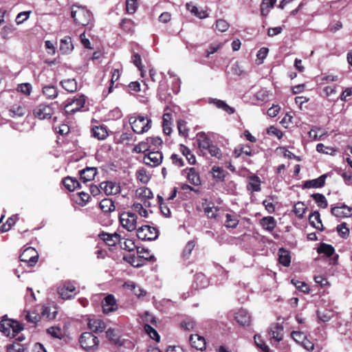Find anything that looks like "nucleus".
Returning <instances> with one entry per match:
<instances>
[{"mask_svg":"<svg viewBox=\"0 0 352 352\" xmlns=\"http://www.w3.org/2000/svg\"><path fill=\"white\" fill-rule=\"evenodd\" d=\"M8 352H26L27 347L19 342H14L6 346Z\"/></svg>","mask_w":352,"mask_h":352,"instance_id":"a19ab883","label":"nucleus"},{"mask_svg":"<svg viewBox=\"0 0 352 352\" xmlns=\"http://www.w3.org/2000/svg\"><path fill=\"white\" fill-rule=\"evenodd\" d=\"M98 236L109 246H114L122 240L120 235L117 232L110 234L102 232Z\"/></svg>","mask_w":352,"mask_h":352,"instance_id":"ddd939ff","label":"nucleus"},{"mask_svg":"<svg viewBox=\"0 0 352 352\" xmlns=\"http://www.w3.org/2000/svg\"><path fill=\"white\" fill-rule=\"evenodd\" d=\"M31 11H25L19 13L16 17L15 21L17 24H21L26 21L31 14Z\"/></svg>","mask_w":352,"mask_h":352,"instance_id":"338daca9","label":"nucleus"},{"mask_svg":"<svg viewBox=\"0 0 352 352\" xmlns=\"http://www.w3.org/2000/svg\"><path fill=\"white\" fill-rule=\"evenodd\" d=\"M136 195L139 198L142 199H152L153 197L152 191L148 188H141L137 190Z\"/></svg>","mask_w":352,"mask_h":352,"instance_id":"c03bdc74","label":"nucleus"},{"mask_svg":"<svg viewBox=\"0 0 352 352\" xmlns=\"http://www.w3.org/2000/svg\"><path fill=\"white\" fill-rule=\"evenodd\" d=\"M186 8L192 14H193L195 16H197L199 19H205L208 17V14L205 10H199L197 6L192 5V3H186Z\"/></svg>","mask_w":352,"mask_h":352,"instance_id":"2f4dec72","label":"nucleus"},{"mask_svg":"<svg viewBox=\"0 0 352 352\" xmlns=\"http://www.w3.org/2000/svg\"><path fill=\"white\" fill-rule=\"evenodd\" d=\"M62 87L68 92H74L77 90V82L75 79H65L60 81Z\"/></svg>","mask_w":352,"mask_h":352,"instance_id":"c85d7f7f","label":"nucleus"},{"mask_svg":"<svg viewBox=\"0 0 352 352\" xmlns=\"http://www.w3.org/2000/svg\"><path fill=\"white\" fill-rule=\"evenodd\" d=\"M79 342L81 347L86 351L96 349L99 344L98 338L91 332L82 333Z\"/></svg>","mask_w":352,"mask_h":352,"instance_id":"20e7f679","label":"nucleus"},{"mask_svg":"<svg viewBox=\"0 0 352 352\" xmlns=\"http://www.w3.org/2000/svg\"><path fill=\"white\" fill-rule=\"evenodd\" d=\"M144 331L146 333L150 336L151 338L155 340L156 342H160V336L158 334L157 331L153 328L151 325L148 324H144Z\"/></svg>","mask_w":352,"mask_h":352,"instance_id":"37998d69","label":"nucleus"},{"mask_svg":"<svg viewBox=\"0 0 352 352\" xmlns=\"http://www.w3.org/2000/svg\"><path fill=\"white\" fill-rule=\"evenodd\" d=\"M149 148L150 145H148V142L146 140L144 142H141L137 145H135L133 148V152L135 153H140L149 150Z\"/></svg>","mask_w":352,"mask_h":352,"instance_id":"603ef678","label":"nucleus"},{"mask_svg":"<svg viewBox=\"0 0 352 352\" xmlns=\"http://www.w3.org/2000/svg\"><path fill=\"white\" fill-rule=\"evenodd\" d=\"M229 23L223 19H218L216 21L215 28L219 32H226L229 28Z\"/></svg>","mask_w":352,"mask_h":352,"instance_id":"0e129e2a","label":"nucleus"},{"mask_svg":"<svg viewBox=\"0 0 352 352\" xmlns=\"http://www.w3.org/2000/svg\"><path fill=\"white\" fill-rule=\"evenodd\" d=\"M129 124L135 133L142 134L147 132L151 128V120L143 116H131Z\"/></svg>","mask_w":352,"mask_h":352,"instance_id":"f03ea898","label":"nucleus"},{"mask_svg":"<svg viewBox=\"0 0 352 352\" xmlns=\"http://www.w3.org/2000/svg\"><path fill=\"white\" fill-rule=\"evenodd\" d=\"M132 208L135 212H138L140 216L143 217H147L148 212L146 209L144 208L141 204L135 203L133 204Z\"/></svg>","mask_w":352,"mask_h":352,"instance_id":"774afa93","label":"nucleus"},{"mask_svg":"<svg viewBox=\"0 0 352 352\" xmlns=\"http://www.w3.org/2000/svg\"><path fill=\"white\" fill-rule=\"evenodd\" d=\"M107 337L113 342L115 344L121 346L123 342L119 339L116 338V333L113 329H108L106 331Z\"/></svg>","mask_w":352,"mask_h":352,"instance_id":"3c124183","label":"nucleus"},{"mask_svg":"<svg viewBox=\"0 0 352 352\" xmlns=\"http://www.w3.org/2000/svg\"><path fill=\"white\" fill-rule=\"evenodd\" d=\"M120 243V247L124 249V250H126L129 252H131L133 250H134L135 248V245L134 243V242L131 240V239H125L124 241V242H122L120 241V242H119Z\"/></svg>","mask_w":352,"mask_h":352,"instance_id":"e2e57ef3","label":"nucleus"},{"mask_svg":"<svg viewBox=\"0 0 352 352\" xmlns=\"http://www.w3.org/2000/svg\"><path fill=\"white\" fill-rule=\"evenodd\" d=\"M234 319L241 326H249L251 323V316L244 309H241L235 313Z\"/></svg>","mask_w":352,"mask_h":352,"instance_id":"2eb2a0df","label":"nucleus"},{"mask_svg":"<svg viewBox=\"0 0 352 352\" xmlns=\"http://www.w3.org/2000/svg\"><path fill=\"white\" fill-rule=\"evenodd\" d=\"M180 151L182 153V154L186 157L187 160L190 164H194L195 163V157L187 146H186L184 144H181Z\"/></svg>","mask_w":352,"mask_h":352,"instance_id":"79ce46f5","label":"nucleus"},{"mask_svg":"<svg viewBox=\"0 0 352 352\" xmlns=\"http://www.w3.org/2000/svg\"><path fill=\"white\" fill-rule=\"evenodd\" d=\"M208 102L215 105L217 108L223 110L228 114H233L235 111L233 107H230L225 101L217 98H208Z\"/></svg>","mask_w":352,"mask_h":352,"instance_id":"aec40b11","label":"nucleus"},{"mask_svg":"<svg viewBox=\"0 0 352 352\" xmlns=\"http://www.w3.org/2000/svg\"><path fill=\"white\" fill-rule=\"evenodd\" d=\"M326 177H327L326 175H322L321 176H320L319 177H318L316 179L307 180L305 182L303 186L305 188H321V187L324 186V185L325 184Z\"/></svg>","mask_w":352,"mask_h":352,"instance_id":"4be33fe9","label":"nucleus"},{"mask_svg":"<svg viewBox=\"0 0 352 352\" xmlns=\"http://www.w3.org/2000/svg\"><path fill=\"white\" fill-rule=\"evenodd\" d=\"M261 179L255 175H250L248 177L247 190L251 192H259L261 190Z\"/></svg>","mask_w":352,"mask_h":352,"instance_id":"a211bd4d","label":"nucleus"},{"mask_svg":"<svg viewBox=\"0 0 352 352\" xmlns=\"http://www.w3.org/2000/svg\"><path fill=\"white\" fill-rule=\"evenodd\" d=\"M311 197L315 200L318 207L326 208L328 206L327 200L324 195L320 193H314Z\"/></svg>","mask_w":352,"mask_h":352,"instance_id":"58836bf2","label":"nucleus"},{"mask_svg":"<svg viewBox=\"0 0 352 352\" xmlns=\"http://www.w3.org/2000/svg\"><path fill=\"white\" fill-rule=\"evenodd\" d=\"M163 159L162 153L160 151H151L143 158V162L146 165L151 167H155L160 165Z\"/></svg>","mask_w":352,"mask_h":352,"instance_id":"1a4fd4ad","label":"nucleus"},{"mask_svg":"<svg viewBox=\"0 0 352 352\" xmlns=\"http://www.w3.org/2000/svg\"><path fill=\"white\" fill-rule=\"evenodd\" d=\"M306 210V207L302 202L298 201L294 206V212L299 218H302Z\"/></svg>","mask_w":352,"mask_h":352,"instance_id":"49530a36","label":"nucleus"},{"mask_svg":"<svg viewBox=\"0 0 352 352\" xmlns=\"http://www.w3.org/2000/svg\"><path fill=\"white\" fill-rule=\"evenodd\" d=\"M194 281L196 284V288L201 289L204 288L208 285V281L206 276L201 273H199L195 275Z\"/></svg>","mask_w":352,"mask_h":352,"instance_id":"e433bc0d","label":"nucleus"},{"mask_svg":"<svg viewBox=\"0 0 352 352\" xmlns=\"http://www.w3.org/2000/svg\"><path fill=\"white\" fill-rule=\"evenodd\" d=\"M47 332L55 338L61 339L63 333L61 329L57 327H51L47 329Z\"/></svg>","mask_w":352,"mask_h":352,"instance_id":"680f3d73","label":"nucleus"},{"mask_svg":"<svg viewBox=\"0 0 352 352\" xmlns=\"http://www.w3.org/2000/svg\"><path fill=\"white\" fill-rule=\"evenodd\" d=\"M206 151H208L211 156L216 157L218 159L221 157V152L219 148L212 144Z\"/></svg>","mask_w":352,"mask_h":352,"instance_id":"69168bd1","label":"nucleus"},{"mask_svg":"<svg viewBox=\"0 0 352 352\" xmlns=\"http://www.w3.org/2000/svg\"><path fill=\"white\" fill-rule=\"evenodd\" d=\"M316 151L319 153L333 155L336 153V150L331 147L325 146L323 144L320 143L316 146Z\"/></svg>","mask_w":352,"mask_h":352,"instance_id":"13d9d810","label":"nucleus"},{"mask_svg":"<svg viewBox=\"0 0 352 352\" xmlns=\"http://www.w3.org/2000/svg\"><path fill=\"white\" fill-rule=\"evenodd\" d=\"M268 52L269 50L267 47H262L258 50L256 54V62L258 65H261L263 63V60L266 58Z\"/></svg>","mask_w":352,"mask_h":352,"instance_id":"4d7b16f0","label":"nucleus"},{"mask_svg":"<svg viewBox=\"0 0 352 352\" xmlns=\"http://www.w3.org/2000/svg\"><path fill=\"white\" fill-rule=\"evenodd\" d=\"M100 209L104 212H111L114 211L116 209V206L114 205L113 201L110 199H103L100 201L99 204Z\"/></svg>","mask_w":352,"mask_h":352,"instance_id":"c756f323","label":"nucleus"},{"mask_svg":"<svg viewBox=\"0 0 352 352\" xmlns=\"http://www.w3.org/2000/svg\"><path fill=\"white\" fill-rule=\"evenodd\" d=\"M188 181L195 186H199L201 184V180L199 175L195 168H190L188 173Z\"/></svg>","mask_w":352,"mask_h":352,"instance_id":"f704fd0d","label":"nucleus"},{"mask_svg":"<svg viewBox=\"0 0 352 352\" xmlns=\"http://www.w3.org/2000/svg\"><path fill=\"white\" fill-rule=\"evenodd\" d=\"M318 252L319 254H324L327 256H331L334 254L335 250L331 245L321 243L318 248Z\"/></svg>","mask_w":352,"mask_h":352,"instance_id":"ea45409f","label":"nucleus"},{"mask_svg":"<svg viewBox=\"0 0 352 352\" xmlns=\"http://www.w3.org/2000/svg\"><path fill=\"white\" fill-rule=\"evenodd\" d=\"M198 146L203 151H206L212 144L210 138L204 132H199L197 134Z\"/></svg>","mask_w":352,"mask_h":352,"instance_id":"5701e85b","label":"nucleus"},{"mask_svg":"<svg viewBox=\"0 0 352 352\" xmlns=\"http://www.w3.org/2000/svg\"><path fill=\"white\" fill-rule=\"evenodd\" d=\"M10 111L13 114L12 117H21L25 113V108L20 105H13Z\"/></svg>","mask_w":352,"mask_h":352,"instance_id":"5fc2aeb1","label":"nucleus"},{"mask_svg":"<svg viewBox=\"0 0 352 352\" xmlns=\"http://www.w3.org/2000/svg\"><path fill=\"white\" fill-rule=\"evenodd\" d=\"M137 236L142 241H153L157 238L158 230L149 226H142L137 230Z\"/></svg>","mask_w":352,"mask_h":352,"instance_id":"423d86ee","label":"nucleus"},{"mask_svg":"<svg viewBox=\"0 0 352 352\" xmlns=\"http://www.w3.org/2000/svg\"><path fill=\"white\" fill-rule=\"evenodd\" d=\"M120 221L122 226L129 232L136 229L137 216L135 213L131 212H123L120 216Z\"/></svg>","mask_w":352,"mask_h":352,"instance_id":"39448f33","label":"nucleus"},{"mask_svg":"<svg viewBox=\"0 0 352 352\" xmlns=\"http://www.w3.org/2000/svg\"><path fill=\"white\" fill-rule=\"evenodd\" d=\"M85 104L84 95L76 96L73 98L67 99L62 105L64 107L65 113L72 115L81 110Z\"/></svg>","mask_w":352,"mask_h":352,"instance_id":"7ed1b4c3","label":"nucleus"},{"mask_svg":"<svg viewBox=\"0 0 352 352\" xmlns=\"http://www.w3.org/2000/svg\"><path fill=\"white\" fill-rule=\"evenodd\" d=\"M75 286L71 283H65L58 288V293L63 299H69L74 296Z\"/></svg>","mask_w":352,"mask_h":352,"instance_id":"4468645a","label":"nucleus"},{"mask_svg":"<svg viewBox=\"0 0 352 352\" xmlns=\"http://www.w3.org/2000/svg\"><path fill=\"white\" fill-rule=\"evenodd\" d=\"M309 221L310 224L314 227L315 228L319 230H323V226L322 224V221L320 219V215L319 212L314 211L313 212L309 217Z\"/></svg>","mask_w":352,"mask_h":352,"instance_id":"393cba45","label":"nucleus"},{"mask_svg":"<svg viewBox=\"0 0 352 352\" xmlns=\"http://www.w3.org/2000/svg\"><path fill=\"white\" fill-rule=\"evenodd\" d=\"M195 242L193 241H189L186 245H185L183 252H182V256L184 258H188L189 256L190 255L192 250L195 248Z\"/></svg>","mask_w":352,"mask_h":352,"instance_id":"864d4df0","label":"nucleus"},{"mask_svg":"<svg viewBox=\"0 0 352 352\" xmlns=\"http://www.w3.org/2000/svg\"><path fill=\"white\" fill-rule=\"evenodd\" d=\"M71 16L78 25H87L92 19V14L85 7L73 5L71 8Z\"/></svg>","mask_w":352,"mask_h":352,"instance_id":"f257e3e1","label":"nucleus"},{"mask_svg":"<svg viewBox=\"0 0 352 352\" xmlns=\"http://www.w3.org/2000/svg\"><path fill=\"white\" fill-rule=\"evenodd\" d=\"M278 261L280 263L285 267H288L291 263V256L289 251L281 248L278 250Z\"/></svg>","mask_w":352,"mask_h":352,"instance_id":"cd10ccee","label":"nucleus"},{"mask_svg":"<svg viewBox=\"0 0 352 352\" xmlns=\"http://www.w3.org/2000/svg\"><path fill=\"white\" fill-rule=\"evenodd\" d=\"M93 136L98 140H104L108 136L106 126L100 125L92 128Z\"/></svg>","mask_w":352,"mask_h":352,"instance_id":"bb28decb","label":"nucleus"},{"mask_svg":"<svg viewBox=\"0 0 352 352\" xmlns=\"http://www.w3.org/2000/svg\"><path fill=\"white\" fill-rule=\"evenodd\" d=\"M239 223L237 217L231 214H226V226L228 228H235Z\"/></svg>","mask_w":352,"mask_h":352,"instance_id":"de8ad7c7","label":"nucleus"},{"mask_svg":"<svg viewBox=\"0 0 352 352\" xmlns=\"http://www.w3.org/2000/svg\"><path fill=\"white\" fill-rule=\"evenodd\" d=\"M20 261L28 263L29 266H34L37 263L38 254L32 247H28L24 250L19 256Z\"/></svg>","mask_w":352,"mask_h":352,"instance_id":"6e6552de","label":"nucleus"},{"mask_svg":"<svg viewBox=\"0 0 352 352\" xmlns=\"http://www.w3.org/2000/svg\"><path fill=\"white\" fill-rule=\"evenodd\" d=\"M336 230L339 235L344 239L346 238L349 234V229L346 227V224L345 223L338 225Z\"/></svg>","mask_w":352,"mask_h":352,"instance_id":"bf43d9fd","label":"nucleus"},{"mask_svg":"<svg viewBox=\"0 0 352 352\" xmlns=\"http://www.w3.org/2000/svg\"><path fill=\"white\" fill-rule=\"evenodd\" d=\"M54 103L47 104L42 103L36 107L34 109V115L36 118L40 120L50 119L54 114V110L53 108Z\"/></svg>","mask_w":352,"mask_h":352,"instance_id":"0eeeda50","label":"nucleus"},{"mask_svg":"<svg viewBox=\"0 0 352 352\" xmlns=\"http://www.w3.org/2000/svg\"><path fill=\"white\" fill-rule=\"evenodd\" d=\"M102 310L104 314H109L118 309L116 300L113 295H107L102 301Z\"/></svg>","mask_w":352,"mask_h":352,"instance_id":"9b49d317","label":"nucleus"},{"mask_svg":"<svg viewBox=\"0 0 352 352\" xmlns=\"http://www.w3.org/2000/svg\"><path fill=\"white\" fill-rule=\"evenodd\" d=\"M43 94L47 99H54L58 96V91L53 85H45L43 87Z\"/></svg>","mask_w":352,"mask_h":352,"instance_id":"72a5a7b5","label":"nucleus"},{"mask_svg":"<svg viewBox=\"0 0 352 352\" xmlns=\"http://www.w3.org/2000/svg\"><path fill=\"white\" fill-rule=\"evenodd\" d=\"M101 190L107 195H116L120 192V186L118 184L111 182L106 181L100 184Z\"/></svg>","mask_w":352,"mask_h":352,"instance_id":"f8f14e48","label":"nucleus"},{"mask_svg":"<svg viewBox=\"0 0 352 352\" xmlns=\"http://www.w3.org/2000/svg\"><path fill=\"white\" fill-rule=\"evenodd\" d=\"M181 326L185 330L191 331L195 329L197 323L191 318H186L181 323Z\"/></svg>","mask_w":352,"mask_h":352,"instance_id":"09e8293b","label":"nucleus"},{"mask_svg":"<svg viewBox=\"0 0 352 352\" xmlns=\"http://www.w3.org/2000/svg\"><path fill=\"white\" fill-rule=\"evenodd\" d=\"M254 339L256 345L261 349L263 352H270L269 346L264 342L261 336L255 335Z\"/></svg>","mask_w":352,"mask_h":352,"instance_id":"a18cd8bd","label":"nucleus"},{"mask_svg":"<svg viewBox=\"0 0 352 352\" xmlns=\"http://www.w3.org/2000/svg\"><path fill=\"white\" fill-rule=\"evenodd\" d=\"M88 327L89 329L94 333L102 332L106 328L104 322L100 319L89 320L88 322Z\"/></svg>","mask_w":352,"mask_h":352,"instance_id":"b1692460","label":"nucleus"},{"mask_svg":"<svg viewBox=\"0 0 352 352\" xmlns=\"http://www.w3.org/2000/svg\"><path fill=\"white\" fill-rule=\"evenodd\" d=\"M0 331L8 337L12 336L11 321L7 319L2 320L0 322Z\"/></svg>","mask_w":352,"mask_h":352,"instance_id":"c9c22d12","label":"nucleus"},{"mask_svg":"<svg viewBox=\"0 0 352 352\" xmlns=\"http://www.w3.org/2000/svg\"><path fill=\"white\" fill-rule=\"evenodd\" d=\"M97 173V170L95 167H87L80 171V179L86 183L94 179Z\"/></svg>","mask_w":352,"mask_h":352,"instance_id":"412c9836","label":"nucleus"},{"mask_svg":"<svg viewBox=\"0 0 352 352\" xmlns=\"http://www.w3.org/2000/svg\"><path fill=\"white\" fill-rule=\"evenodd\" d=\"M234 153L236 157H239L243 155L250 156L252 155V149L248 145H239L235 148Z\"/></svg>","mask_w":352,"mask_h":352,"instance_id":"4c0bfd02","label":"nucleus"},{"mask_svg":"<svg viewBox=\"0 0 352 352\" xmlns=\"http://www.w3.org/2000/svg\"><path fill=\"white\" fill-rule=\"evenodd\" d=\"M65 187L69 191H74L80 187L78 181L73 177H67L63 181Z\"/></svg>","mask_w":352,"mask_h":352,"instance_id":"473e14b6","label":"nucleus"},{"mask_svg":"<svg viewBox=\"0 0 352 352\" xmlns=\"http://www.w3.org/2000/svg\"><path fill=\"white\" fill-rule=\"evenodd\" d=\"M138 8L137 0H126V11L129 14H133Z\"/></svg>","mask_w":352,"mask_h":352,"instance_id":"8fccbe9b","label":"nucleus"},{"mask_svg":"<svg viewBox=\"0 0 352 352\" xmlns=\"http://www.w3.org/2000/svg\"><path fill=\"white\" fill-rule=\"evenodd\" d=\"M331 212L338 218H347L352 216V208L345 204H341L331 208Z\"/></svg>","mask_w":352,"mask_h":352,"instance_id":"9d476101","label":"nucleus"},{"mask_svg":"<svg viewBox=\"0 0 352 352\" xmlns=\"http://www.w3.org/2000/svg\"><path fill=\"white\" fill-rule=\"evenodd\" d=\"M261 225L263 229L272 232L276 226V221L273 217H265L261 219Z\"/></svg>","mask_w":352,"mask_h":352,"instance_id":"a878e982","label":"nucleus"},{"mask_svg":"<svg viewBox=\"0 0 352 352\" xmlns=\"http://www.w3.org/2000/svg\"><path fill=\"white\" fill-rule=\"evenodd\" d=\"M276 0H263L261 4V14L263 16H267L270 12V10L272 8Z\"/></svg>","mask_w":352,"mask_h":352,"instance_id":"7c9ffc66","label":"nucleus"},{"mask_svg":"<svg viewBox=\"0 0 352 352\" xmlns=\"http://www.w3.org/2000/svg\"><path fill=\"white\" fill-rule=\"evenodd\" d=\"M212 173L214 178L221 181L224 179L225 173L223 168L214 166L212 168Z\"/></svg>","mask_w":352,"mask_h":352,"instance_id":"6e6d98bb","label":"nucleus"},{"mask_svg":"<svg viewBox=\"0 0 352 352\" xmlns=\"http://www.w3.org/2000/svg\"><path fill=\"white\" fill-rule=\"evenodd\" d=\"M268 333L272 338L276 342H280L283 338V327L281 324H272L268 331Z\"/></svg>","mask_w":352,"mask_h":352,"instance_id":"dca6fc26","label":"nucleus"},{"mask_svg":"<svg viewBox=\"0 0 352 352\" xmlns=\"http://www.w3.org/2000/svg\"><path fill=\"white\" fill-rule=\"evenodd\" d=\"M74 50V45L72 42V38L70 36H65L60 41L59 51L63 54H69Z\"/></svg>","mask_w":352,"mask_h":352,"instance_id":"f3484780","label":"nucleus"},{"mask_svg":"<svg viewBox=\"0 0 352 352\" xmlns=\"http://www.w3.org/2000/svg\"><path fill=\"white\" fill-rule=\"evenodd\" d=\"M189 341L191 346L197 350L203 351L206 349L205 338L198 334L191 335Z\"/></svg>","mask_w":352,"mask_h":352,"instance_id":"6ab92c4d","label":"nucleus"},{"mask_svg":"<svg viewBox=\"0 0 352 352\" xmlns=\"http://www.w3.org/2000/svg\"><path fill=\"white\" fill-rule=\"evenodd\" d=\"M317 316L321 321L325 322H328L333 317V314L331 311H317Z\"/></svg>","mask_w":352,"mask_h":352,"instance_id":"052dcab7","label":"nucleus"}]
</instances>
